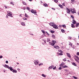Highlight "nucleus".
I'll return each instance as SVG.
<instances>
[{
  "label": "nucleus",
  "mask_w": 79,
  "mask_h": 79,
  "mask_svg": "<svg viewBox=\"0 0 79 79\" xmlns=\"http://www.w3.org/2000/svg\"><path fill=\"white\" fill-rule=\"evenodd\" d=\"M73 78H74V79H77V77H76L73 76Z\"/></svg>",
  "instance_id": "nucleus-41"
},
{
  "label": "nucleus",
  "mask_w": 79,
  "mask_h": 79,
  "mask_svg": "<svg viewBox=\"0 0 79 79\" xmlns=\"http://www.w3.org/2000/svg\"><path fill=\"white\" fill-rule=\"evenodd\" d=\"M3 56H0V58H2Z\"/></svg>",
  "instance_id": "nucleus-47"
},
{
  "label": "nucleus",
  "mask_w": 79,
  "mask_h": 79,
  "mask_svg": "<svg viewBox=\"0 0 79 79\" xmlns=\"http://www.w3.org/2000/svg\"><path fill=\"white\" fill-rule=\"evenodd\" d=\"M10 4H11V5H13V6H14V5H15V4L13 3V2H10Z\"/></svg>",
  "instance_id": "nucleus-29"
},
{
  "label": "nucleus",
  "mask_w": 79,
  "mask_h": 79,
  "mask_svg": "<svg viewBox=\"0 0 79 79\" xmlns=\"http://www.w3.org/2000/svg\"><path fill=\"white\" fill-rule=\"evenodd\" d=\"M54 48H55L56 49H59L60 48V47H59V46L57 45H54Z\"/></svg>",
  "instance_id": "nucleus-5"
},
{
  "label": "nucleus",
  "mask_w": 79,
  "mask_h": 79,
  "mask_svg": "<svg viewBox=\"0 0 79 79\" xmlns=\"http://www.w3.org/2000/svg\"><path fill=\"white\" fill-rule=\"evenodd\" d=\"M7 16H10V17H12V16H13L12 14H11L10 12V13H8L7 14Z\"/></svg>",
  "instance_id": "nucleus-7"
},
{
  "label": "nucleus",
  "mask_w": 79,
  "mask_h": 79,
  "mask_svg": "<svg viewBox=\"0 0 79 79\" xmlns=\"http://www.w3.org/2000/svg\"><path fill=\"white\" fill-rule=\"evenodd\" d=\"M23 10H25L26 9V7H23Z\"/></svg>",
  "instance_id": "nucleus-56"
},
{
  "label": "nucleus",
  "mask_w": 79,
  "mask_h": 79,
  "mask_svg": "<svg viewBox=\"0 0 79 79\" xmlns=\"http://www.w3.org/2000/svg\"><path fill=\"white\" fill-rule=\"evenodd\" d=\"M23 19L24 20H26L27 19L24 18H23Z\"/></svg>",
  "instance_id": "nucleus-44"
},
{
  "label": "nucleus",
  "mask_w": 79,
  "mask_h": 79,
  "mask_svg": "<svg viewBox=\"0 0 79 79\" xmlns=\"http://www.w3.org/2000/svg\"><path fill=\"white\" fill-rule=\"evenodd\" d=\"M21 24L22 26H26V25H25V23L22 22L21 23Z\"/></svg>",
  "instance_id": "nucleus-17"
},
{
  "label": "nucleus",
  "mask_w": 79,
  "mask_h": 79,
  "mask_svg": "<svg viewBox=\"0 0 79 79\" xmlns=\"http://www.w3.org/2000/svg\"><path fill=\"white\" fill-rule=\"evenodd\" d=\"M58 52H60V53H61V52H62V51L61 50H58Z\"/></svg>",
  "instance_id": "nucleus-42"
},
{
  "label": "nucleus",
  "mask_w": 79,
  "mask_h": 79,
  "mask_svg": "<svg viewBox=\"0 0 79 79\" xmlns=\"http://www.w3.org/2000/svg\"><path fill=\"white\" fill-rule=\"evenodd\" d=\"M4 67H5L6 68H7L8 69H10V67H9V66L5 64V66H4Z\"/></svg>",
  "instance_id": "nucleus-12"
},
{
  "label": "nucleus",
  "mask_w": 79,
  "mask_h": 79,
  "mask_svg": "<svg viewBox=\"0 0 79 79\" xmlns=\"http://www.w3.org/2000/svg\"><path fill=\"white\" fill-rule=\"evenodd\" d=\"M56 66H55V67L53 68V69H56Z\"/></svg>",
  "instance_id": "nucleus-46"
},
{
  "label": "nucleus",
  "mask_w": 79,
  "mask_h": 79,
  "mask_svg": "<svg viewBox=\"0 0 79 79\" xmlns=\"http://www.w3.org/2000/svg\"><path fill=\"white\" fill-rule=\"evenodd\" d=\"M61 31H62V32H63V33L64 32V30L63 29H62L61 30Z\"/></svg>",
  "instance_id": "nucleus-34"
},
{
  "label": "nucleus",
  "mask_w": 79,
  "mask_h": 79,
  "mask_svg": "<svg viewBox=\"0 0 79 79\" xmlns=\"http://www.w3.org/2000/svg\"><path fill=\"white\" fill-rule=\"evenodd\" d=\"M54 24L55 23H52V22H51L49 23L50 26H52V27L53 26V25H54Z\"/></svg>",
  "instance_id": "nucleus-9"
},
{
  "label": "nucleus",
  "mask_w": 79,
  "mask_h": 79,
  "mask_svg": "<svg viewBox=\"0 0 79 79\" xmlns=\"http://www.w3.org/2000/svg\"><path fill=\"white\" fill-rule=\"evenodd\" d=\"M45 33H46V34H47V33H48V32H47V31H46Z\"/></svg>",
  "instance_id": "nucleus-61"
},
{
  "label": "nucleus",
  "mask_w": 79,
  "mask_h": 79,
  "mask_svg": "<svg viewBox=\"0 0 79 79\" xmlns=\"http://www.w3.org/2000/svg\"><path fill=\"white\" fill-rule=\"evenodd\" d=\"M45 43H46V41H44Z\"/></svg>",
  "instance_id": "nucleus-64"
},
{
  "label": "nucleus",
  "mask_w": 79,
  "mask_h": 79,
  "mask_svg": "<svg viewBox=\"0 0 79 79\" xmlns=\"http://www.w3.org/2000/svg\"><path fill=\"white\" fill-rule=\"evenodd\" d=\"M42 76H43L44 77H46V76H45V75H44V74H42Z\"/></svg>",
  "instance_id": "nucleus-30"
},
{
  "label": "nucleus",
  "mask_w": 79,
  "mask_h": 79,
  "mask_svg": "<svg viewBox=\"0 0 79 79\" xmlns=\"http://www.w3.org/2000/svg\"><path fill=\"white\" fill-rule=\"evenodd\" d=\"M52 10H55V8H52Z\"/></svg>",
  "instance_id": "nucleus-48"
},
{
  "label": "nucleus",
  "mask_w": 79,
  "mask_h": 79,
  "mask_svg": "<svg viewBox=\"0 0 79 79\" xmlns=\"http://www.w3.org/2000/svg\"><path fill=\"white\" fill-rule=\"evenodd\" d=\"M41 31L43 33V34H45V31L44 30H41Z\"/></svg>",
  "instance_id": "nucleus-33"
},
{
  "label": "nucleus",
  "mask_w": 79,
  "mask_h": 79,
  "mask_svg": "<svg viewBox=\"0 0 79 79\" xmlns=\"http://www.w3.org/2000/svg\"><path fill=\"white\" fill-rule=\"evenodd\" d=\"M79 26V23H76V26L77 27L78 26Z\"/></svg>",
  "instance_id": "nucleus-21"
},
{
  "label": "nucleus",
  "mask_w": 79,
  "mask_h": 79,
  "mask_svg": "<svg viewBox=\"0 0 79 79\" xmlns=\"http://www.w3.org/2000/svg\"><path fill=\"white\" fill-rule=\"evenodd\" d=\"M6 63H8V61L7 60V61H6Z\"/></svg>",
  "instance_id": "nucleus-55"
},
{
  "label": "nucleus",
  "mask_w": 79,
  "mask_h": 79,
  "mask_svg": "<svg viewBox=\"0 0 79 79\" xmlns=\"http://www.w3.org/2000/svg\"><path fill=\"white\" fill-rule=\"evenodd\" d=\"M17 70L18 71H20V69H18Z\"/></svg>",
  "instance_id": "nucleus-54"
},
{
  "label": "nucleus",
  "mask_w": 79,
  "mask_h": 79,
  "mask_svg": "<svg viewBox=\"0 0 79 79\" xmlns=\"http://www.w3.org/2000/svg\"><path fill=\"white\" fill-rule=\"evenodd\" d=\"M23 5H27V3H25L24 2H23Z\"/></svg>",
  "instance_id": "nucleus-27"
},
{
  "label": "nucleus",
  "mask_w": 79,
  "mask_h": 79,
  "mask_svg": "<svg viewBox=\"0 0 79 79\" xmlns=\"http://www.w3.org/2000/svg\"><path fill=\"white\" fill-rule=\"evenodd\" d=\"M27 10H28V11H30V8H29V7H27Z\"/></svg>",
  "instance_id": "nucleus-26"
},
{
  "label": "nucleus",
  "mask_w": 79,
  "mask_h": 79,
  "mask_svg": "<svg viewBox=\"0 0 79 79\" xmlns=\"http://www.w3.org/2000/svg\"><path fill=\"white\" fill-rule=\"evenodd\" d=\"M31 11L32 13H34V14H35L36 15H37V12L35 10L32 9L31 10Z\"/></svg>",
  "instance_id": "nucleus-2"
},
{
  "label": "nucleus",
  "mask_w": 79,
  "mask_h": 79,
  "mask_svg": "<svg viewBox=\"0 0 79 79\" xmlns=\"http://www.w3.org/2000/svg\"><path fill=\"white\" fill-rule=\"evenodd\" d=\"M41 65H43V63H41L40 64H39V66H40Z\"/></svg>",
  "instance_id": "nucleus-36"
},
{
  "label": "nucleus",
  "mask_w": 79,
  "mask_h": 79,
  "mask_svg": "<svg viewBox=\"0 0 79 79\" xmlns=\"http://www.w3.org/2000/svg\"><path fill=\"white\" fill-rule=\"evenodd\" d=\"M4 71H3V72L4 73H5V70H3Z\"/></svg>",
  "instance_id": "nucleus-59"
},
{
  "label": "nucleus",
  "mask_w": 79,
  "mask_h": 79,
  "mask_svg": "<svg viewBox=\"0 0 79 79\" xmlns=\"http://www.w3.org/2000/svg\"><path fill=\"white\" fill-rule=\"evenodd\" d=\"M52 36L54 38H55V35H52Z\"/></svg>",
  "instance_id": "nucleus-40"
},
{
  "label": "nucleus",
  "mask_w": 79,
  "mask_h": 79,
  "mask_svg": "<svg viewBox=\"0 0 79 79\" xmlns=\"http://www.w3.org/2000/svg\"><path fill=\"white\" fill-rule=\"evenodd\" d=\"M5 8H6V9L7 8V7L5 6Z\"/></svg>",
  "instance_id": "nucleus-58"
},
{
  "label": "nucleus",
  "mask_w": 79,
  "mask_h": 79,
  "mask_svg": "<svg viewBox=\"0 0 79 79\" xmlns=\"http://www.w3.org/2000/svg\"><path fill=\"white\" fill-rule=\"evenodd\" d=\"M72 64H73V66H77V64H76V63L74 62H73L72 63Z\"/></svg>",
  "instance_id": "nucleus-13"
},
{
  "label": "nucleus",
  "mask_w": 79,
  "mask_h": 79,
  "mask_svg": "<svg viewBox=\"0 0 79 79\" xmlns=\"http://www.w3.org/2000/svg\"><path fill=\"white\" fill-rule=\"evenodd\" d=\"M77 55H78V56H79V52H77Z\"/></svg>",
  "instance_id": "nucleus-43"
},
{
  "label": "nucleus",
  "mask_w": 79,
  "mask_h": 79,
  "mask_svg": "<svg viewBox=\"0 0 79 79\" xmlns=\"http://www.w3.org/2000/svg\"><path fill=\"white\" fill-rule=\"evenodd\" d=\"M62 5H63V6H65V5L64 4V3H63L62 4Z\"/></svg>",
  "instance_id": "nucleus-45"
},
{
  "label": "nucleus",
  "mask_w": 79,
  "mask_h": 79,
  "mask_svg": "<svg viewBox=\"0 0 79 79\" xmlns=\"http://www.w3.org/2000/svg\"><path fill=\"white\" fill-rule=\"evenodd\" d=\"M38 62L39 61H36L35 60V62H34V63L36 65L38 64Z\"/></svg>",
  "instance_id": "nucleus-11"
},
{
  "label": "nucleus",
  "mask_w": 79,
  "mask_h": 79,
  "mask_svg": "<svg viewBox=\"0 0 79 79\" xmlns=\"http://www.w3.org/2000/svg\"><path fill=\"white\" fill-rule=\"evenodd\" d=\"M46 35H50V34H49L48 33H47Z\"/></svg>",
  "instance_id": "nucleus-53"
},
{
  "label": "nucleus",
  "mask_w": 79,
  "mask_h": 79,
  "mask_svg": "<svg viewBox=\"0 0 79 79\" xmlns=\"http://www.w3.org/2000/svg\"><path fill=\"white\" fill-rule=\"evenodd\" d=\"M53 27L54 28H55V29H58V27L57 26V25H56L55 24H54V25L53 26Z\"/></svg>",
  "instance_id": "nucleus-4"
},
{
  "label": "nucleus",
  "mask_w": 79,
  "mask_h": 79,
  "mask_svg": "<svg viewBox=\"0 0 79 79\" xmlns=\"http://www.w3.org/2000/svg\"><path fill=\"white\" fill-rule=\"evenodd\" d=\"M59 26H60V27H61V25H59Z\"/></svg>",
  "instance_id": "nucleus-63"
},
{
  "label": "nucleus",
  "mask_w": 79,
  "mask_h": 79,
  "mask_svg": "<svg viewBox=\"0 0 79 79\" xmlns=\"http://www.w3.org/2000/svg\"><path fill=\"white\" fill-rule=\"evenodd\" d=\"M51 44V45H52V46H53L55 45V43H56V41H53L51 43V42H49V44Z\"/></svg>",
  "instance_id": "nucleus-3"
},
{
  "label": "nucleus",
  "mask_w": 79,
  "mask_h": 79,
  "mask_svg": "<svg viewBox=\"0 0 79 79\" xmlns=\"http://www.w3.org/2000/svg\"><path fill=\"white\" fill-rule=\"evenodd\" d=\"M17 64H19V63H18V62H17Z\"/></svg>",
  "instance_id": "nucleus-62"
},
{
  "label": "nucleus",
  "mask_w": 79,
  "mask_h": 79,
  "mask_svg": "<svg viewBox=\"0 0 79 79\" xmlns=\"http://www.w3.org/2000/svg\"><path fill=\"white\" fill-rule=\"evenodd\" d=\"M77 23V22H76V21L75 20H74V19H73V20L72 23H73V24H76Z\"/></svg>",
  "instance_id": "nucleus-6"
},
{
  "label": "nucleus",
  "mask_w": 79,
  "mask_h": 79,
  "mask_svg": "<svg viewBox=\"0 0 79 79\" xmlns=\"http://www.w3.org/2000/svg\"><path fill=\"white\" fill-rule=\"evenodd\" d=\"M69 45H70V46H71V47H72V46H73V44H71V43L69 44Z\"/></svg>",
  "instance_id": "nucleus-39"
},
{
  "label": "nucleus",
  "mask_w": 79,
  "mask_h": 79,
  "mask_svg": "<svg viewBox=\"0 0 79 79\" xmlns=\"http://www.w3.org/2000/svg\"><path fill=\"white\" fill-rule=\"evenodd\" d=\"M63 68H68V66L66 65H65V66H63Z\"/></svg>",
  "instance_id": "nucleus-28"
},
{
  "label": "nucleus",
  "mask_w": 79,
  "mask_h": 79,
  "mask_svg": "<svg viewBox=\"0 0 79 79\" xmlns=\"http://www.w3.org/2000/svg\"><path fill=\"white\" fill-rule=\"evenodd\" d=\"M62 27H66V25H62Z\"/></svg>",
  "instance_id": "nucleus-32"
},
{
  "label": "nucleus",
  "mask_w": 79,
  "mask_h": 79,
  "mask_svg": "<svg viewBox=\"0 0 79 79\" xmlns=\"http://www.w3.org/2000/svg\"><path fill=\"white\" fill-rule=\"evenodd\" d=\"M64 64V63L62 62L61 64H60V67L63 66Z\"/></svg>",
  "instance_id": "nucleus-16"
},
{
  "label": "nucleus",
  "mask_w": 79,
  "mask_h": 79,
  "mask_svg": "<svg viewBox=\"0 0 79 79\" xmlns=\"http://www.w3.org/2000/svg\"><path fill=\"white\" fill-rule=\"evenodd\" d=\"M44 6H45V7H47V6H48V5L47 4H44Z\"/></svg>",
  "instance_id": "nucleus-22"
},
{
  "label": "nucleus",
  "mask_w": 79,
  "mask_h": 79,
  "mask_svg": "<svg viewBox=\"0 0 79 79\" xmlns=\"http://www.w3.org/2000/svg\"><path fill=\"white\" fill-rule=\"evenodd\" d=\"M29 1H30V2H31L32 1V0H29Z\"/></svg>",
  "instance_id": "nucleus-60"
},
{
  "label": "nucleus",
  "mask_w": 79,
  "mask_h": 79,
  "mask_svg": "<svg viewBox=\"0 0 79 79\" xmlns=\"http://www.w3.org/2000/svg\"><path fill=\"white\" fill-rule=\"evenodd\" d=\"M70 10L72 12V13L74 14V13H76V10L74 9H70Z\"/></svg>",
  "instance_id": "nucleus-1"
},
{
  "label": "nucleus",
  "mask_w": 79,
  "mask_h": 79,
  "mask_svg": "<svg viewBox=\"0 0 79 79\" xmlns=\"http://www.w3.org/2000/svg\"><path fill=\"white\" fill-rule=\"evenodd\" d=\"M25 16L26 18H29V16L27 14H25Z\"/></svg>",
  "instance_id": "nucleus-23"
},
{
  "label": "nucleus",
  "mask_w": 79,
  "mask_h": 79,
  "mask_svg": "<svg viewBox=\"0 0 79 79\" xmlns=\"http://www.w3.org/2000/svg\"><path fill=\"white\" fill-rule=\"evenodd\" d=\"M8 16L7 15H6V18H8Z\"/></svg>",
  "instance_id": "nucleus-57"
},
{
  "label": "nucleus",
  "mask_w": 79,
  "mask_h": 79,
  "mask_svg": "<svg viewBox=\"0 0 79 79\" xmlns=\"http://www.w3.org/2000/svg\"><path fill=\"white\" fill-rule=\"evenodd\" d=\"M71 1H72V2H74L75 1V0H71Z\"/></svg>",
  "instance_id": "nucleus-51"
},
{
  "label": "nucleus",
  "mask_w": 79,
  "mask_h": 79,
  "mask_svg": "<svg viewBox=\"0 0 79 79\" xmlns=\"http://www.w3.org/2000/svg\"><path fill=\"white\" fill-rule=\"evenodd\" d=\"M72 38L71 37H69V39H71V38Z\"/></svg>",
  "instance_id": "nucleus-52"
},
{
  "label": "nucleus",
  "mask_w": 79,
  "mask_h": 79,
  "mask_svg": "<svg viewBox=\"0 0 79 79\" xmlns=\"http://www.w3.org/2000/svg\"><path fill=\"white\" fill-rule=\"evenodd\" d=\"M71 17L72 18V19H74V16H73V15H71Z\"/></svg>",
  "instance_id": "nucleus-35"
},
{
  "label": "nucleus",
  "mask_w": 79,
  "mask_h": 79,
  "mask_svg": "<svg viewBox=\"0 0 79 79\" xmlns=\"http://www.w3.org/2000/svg\"><path fill=\"white\" fill-rule=\"evenodd\" d=\"M61 69V67H60L59 68V70H60Z\"/></svg>",
  "instance_id": "nucleus-50"
},
{
  "label": "nucleus",
  "mask_w": 79,
  "mask_h": 79,
  "mask_svg": "<svg viewBox=\"0 0 79 79\" xmlns=\"http://www.w3.org/2000/svg\"><path fill=\"white\" fill-rule=\"evenodd\" d=\"M66 10H67V13L69 14L70 13L71 11H70V10L68 8H66Z\"/></svg>",
  "instance_id": "nucleus-8"
},
{
  "label": "nucleus",
  "mask_w": 79,
  "mask_h": 79,
  "mask_svg": "<svg viewBox=\"0 0 79 79\" xmlns=\"http://www.w3.org/2000/svg\"><path fill=\"white\" fill-rule=\"evenodd\" d=\"M63 61H66L67 60L65 58L63 60Z\"/></svg>",
  "instance_id": "nucleus-31"
},
{
  "label": "nucleus",
  "mask_w": 79,
  "mask_h": 79,
  "mask_svg": "<svg viewBox=\"0 0 79 79\" xmlns=\"http://www.w3.org/2000/svg\"><path fill=\"white\" fill-rule=\"evenodd\" d=\"M71 27L73 28H74L75 27V26L74 25V24H71Z\"/></svg>",
  "instance_id": "nucleus-15"
},
{
  "label": "nucleus",
  "mask_w": 79,
  "mask_h": 79,
  "mask_svg": "<svg viewBox=\"0 0 79 79\" xmlns=\"http://www.w3.org/2000/svg\"><path fill=\"white\" fill-rule=\"evenodd\" d=\"M59 55H63V53H61V52H60V53H59Z\"/></svg>",
  "instance_id": "nucleus-37"
},
{
  "label": "nucleus",
  "mask_w": 79,
  "mask_h": 79,
  "mask_svg": "<svg viewBox=\"0 0 79 79\" xmlns=\"http://www.w3.org/2000/svg\"><path fill=\"white\" fill-rule=\"evenodd\" d=\"M67 56L69 57V58H71V55H70V54L69 53H67Z\"/></svg>",
  "instance_id": "nucleus-10"
},
{
  "label": "nucleus",
  "mask_w": 79,
  "mask_h": 79,
  "mask_svg": "<svg viewBox=\"0 0 79 79\" xmlns=\"http://www.w3.org/2000/svg\"><path fill=\"white\" fill-rule=\"evenodd\" d=\"M9 69H10V71H12L13 70V69L12 68V67H10L9 68Z\"/></svg>",
  "instance_id": "nucleus-19"
},
{
  "label": "nucleus",
  "mask_w": 79,
  "mask_h": 79,
  "mask_svg": "<svg viewBox=\"0 0 79 79\" xmlns=\"http://www.w3.org/2000/svg\"><path fill=\"white\" fill-rule=\"evenodd\" d=\"M64 71H66V72L68 71V70H67V69H64Z\"/></svg>",
  "instance_id": "nucleus-49"
},
{
  "label": "nucleus",
  "mask_w": 79,
  "mask_h": 79,
  "mask_svg": "<svg viewBox=\"0 0 79 79\" xmlns=\"http://www.w3.org/2000/svg\"><path fill=\"white\" fill-rule=\"evenodd\" d=\"M53 1H54L56 3H58V0H53Z\"/></svg>",
  "instance_id": "nucleus-24"
},
{
  "label": "nucleus",
  "mask_w": 79,
  "mask_h": 79,
  "mask_svg": "<svg viewBox=\"0 0 79 79\" xmlns=\"http://www.w3.org/2000/svg\"><path fill=\"white\" fill-rule=\"evenodd\" d=\"M47 42H49V41H50V39H48H48H47Z\"/></svg>",
  "instance_id": "nucleus-38"
},
{
  "label": "nucleus",
  "mask_w": 79,
  "mask_h": 79,
  "mask_svg": "<svg viewBox=\"0 0 79 79\" xmlns=\"http://www.w3.org/2000/svg\"><path fill=\"white\" fill-rule=\"evenodd\" d=\"M12 71L13 73H17V71L16 70L13 69Z\"/></svg>",
  "instance_id": "nucleus-18"
},
{
  "label": "nucleus",
  "mask_w": 79,
  "mask_h": 79,
  "mask_svg": "<svg viewBox=\"0 0 79 79\" xmlns=\"http://www.w3.org/2000/svg\"><path fill=\"white\" fill-rule=\"evenodd\" d=\"M59 6L60 7V8H63V7L62 5L59 4Z\"/></svg>",
  "instance_id": "nucleus-20"
},
{
  "label": "nucleus",
  "mask_w": 79,
  "mask_h": 79,
  "mask_svg": "<svg viewBox=\"0 0 79 79\" xmlns=\"http://www.w3.org/2000/svg\"><path fill=\"white\" fill-rule=\"evenodd\" d=\"M53 67V66H50L48 68V70L50 71V69H52Z\"/></svg>",
  "instance_id": "nucleus-14"
},
{
  "label": "nucleus",
  "mask_w": 79,
  "mask_h": 79,
  "mask_svg": "<svg viewBox=\"0 0 79 79\" xmlns=\"http://www.w3.org/2000/svg\"><path fill=\"white\" fill-rule=\"evenodd\" d=\"M55 31H52V30H51V33H52V34H53V33H55Z\"/></svg>",
  "instance_id": "nucleus-25"
}]
</instances>
